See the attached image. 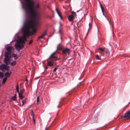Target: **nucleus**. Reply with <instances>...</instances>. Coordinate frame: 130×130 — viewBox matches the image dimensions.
<instances>
[{
  "label": "nucleus",
  "instance_id": "obj_1",
  "mask_svg": "<svg viewBox=\"0 0 130 130\" xmlns=\"http://www.w3.org/2000/svg\"><path fill=\"white\" fill-rule=\"evenodd\" d=\"M30 18L28 20H26L23 24L22 30L23 31V37L26 38L28 36L32 35L35 33L36 30L34 28L35 27H39L40 25V22L38 21H35V20L39 19V17L38 13H34V15L31 13Z\"/></svg>",
  "mask_w": 130,
  "mask_h": 130
},
{
  "label": "nucleus",
  "instance_id": "obj_2",
  "mask_svg": "<svg viewBox=\"0 0 130 130\" xmlns=\"http://www.w3.org/2000/svg\"><path fill=\"white\" fill-rule=\"evenodd\" d=\"M27 2V8L25 7L23 4L22 8L24 10L26 13V16L27 17L28 12L29 13H31L33 15H34V13H36L34 9V2L32 0H25Z\"/></svg>",
  "mask_w": 130,
  "mask_h": 130
},
{
  "label": "nucleus",
  "instance_id": "obj_3",
  "mask_svg": "<svg viewBox=\"0 0 130 130\" xmlns=\"http://www.w3.org/2000/svg\"><path fill=\"white\" fill-rule=\"evenodd\" d=\"M19 40L17 41L15 43L14 46L17 50L19 51L21 50L24 46L23 43H25L26 39L25 37L23 36L20 37H18Z\"/></svg>",
  "mask_w": 130,
  "mask_h": 130
},
{
  "label": "nucleus",
  "instance_id": "obj_4",
  "mask_svg": "<svg viewBox=\"0 0 130 130\" xmlns=\"http://www.w3.org/2000/svg\"><path fill=\"white\" fill-rule=\"evenodd\" d=\"M11 57V54L8 52H6L5 54L4 62L7 65H9L10 63V60Z\"/></svg>",
  "mask_w": 130,
  "mask_h": 130
},
{
  "label": "nucleus",
  "instance_id": "obj_5",
  "mask_svg": "<svg viewBox=\"0 0 130 130\" xmlns=\"http://www.w3.org/2000/svg\"><path fill=\"white\" fill-rule=\"evenodd\" d=\"M70 52V50L68 48L64 49L62 50V54L64 56L69 55Z\"/></svg>",
  "mask_w": 130,
  "mask_h": 130
},
{
  "label": "nucleus",
  "instance_id": "obj_6",
  "mask_svg": "<svg viewBox=\"0 0 130 130\" xmlns=\"http://www.w3.org/2000/svg\"><path fill=\"white\" fill-rule=\"evenodd\" d=\"M57 52L56 51L53 53L49 57V59H51L52 60H54L55 61L59 60L60 59V58H57L54 56Z\"/></svg>",
  "mask_w": 130,
  "mask_h": 130
},
{
  "label": "nucleus",
  "instance_id": "obj_7",
  "mask_svg": "<svg viewBox=\"0 0 130 130\" xmlns=\"http://www.w3.org/2000/svg\"><path fill=\"white\" fill-rule=\"evenodd\" d=\"M0 69L3 72L5 71H8L9 70V67L4 64H2L0 66Z\"/></svg>",
  "mask_w": 130,
  "mask_h": 130
},
{
  "label": "nucleus",
  "instance_id": "obj_8",
  "mask_svg": "<svg viewBox=\"0 0 130 130\" xmlns=\"http://www.w3.org/2000/svg\"><path fill=\"white\" fill-rule=\"evenodd\" d=\"M99 55H97L96 56V59L98 60H101L103 59V55L104 54L103 53H100L99 52Z\"/></svg>",
  "mask_w": 130,
  "mask_h": 130
},
{
  "label": "nucleus",
  "instance_id": "obj_9",
  "mask_svg": "<svg viewBox=\"0 0 130 130\" xmlns=\"http://www.w3.org/2000/svg\"><path fill=\"white\" fill-rule=\"evenodd\" d=\"M6 50L9 52L12 53L14 52V48L12 46H8L6 48Z\"/></svg>",
  "mask_w": 130,
  "mask_h": 130
},
{
  "label": "nucleus",
  "instance_id": "obj_10",
  "mask_svg": "<svg viewBox=\"0 0 130 130\" xmlns=\"http://www.w3.org/2000/svg\"><path fill=\"white\" fill-rule=\"evenodd\" d=\"M122 118H130V111H128L125 113L124 115L123 116Z\"/></svg>",
  "mask_w": 130,
  "mask_h": 130
},
{
  "label": "nucleus",
  "instance_id": "obj_11",
  "mask_svg": "<svg viewBox=\"0 0 130 130\" xmlns=\"http://www.w3.org/2000/svg\"><path fill=\"white\" fill-rule=\"evenodd\" d=\"M50 60V61H47V64L48 66L50 67H52L53 66L54 64L53 62V60H51V59Z\"/></svg>",
  "mask_w": 130,
  "mask_h": 130
},
{
  "label": "nucleus",
  "instance_id": "obj_12",
  "mask_svg": "<svg viewBox=\"0 0 130 130\" xmlns=\"http://www.w3.org/2000/svg\"><path fill=\"white\" fill-rule=\"evenodd\" d=\"M56 10L58 15L60 17V19L61 20H62L63 18H62V15L59 11L58 9L57 8H56Z\"/></svg>",
  "mask_w": 130,
  "mask_h": 130
},
{
  "label": "nucleus",
  "instance_id": "obj_13",
  "mask_svg": "<svg viewBox=\"0 0 130 130\" xmlns=\"http://www.w3.org/2000/svg\"><path fill=\"white\" fill-rule=\"evenodd\" d=\"M74 18V16L73 14L71 15L68 18L69 21H73Z\"/></svg>",
  "mask_w": 130,
  "mask_h": 130
},
{
  "label": "nucleus",
  "instance_id": "obj_14",
  "mask_svg": "<svg viewBox=\"0 0 130 130\" xmlns=\"http://www.w3.org/2000/svg\"><path fill=\"white\" fill-rule=\"evenodd\" d=\"M46 31H45L43 34L41 35V36H40L38 37V40H39L40 39H41L42 38H43L44 37L45 35H46Z\"/></svg>",
  "mask_w": 130,
  "mask_h": 130
},
{
  "label": "nucleus",
  "instance_id": "obj_15",
  "mask_svg": "<svg viewBox=\"0 0 130 130\" xmlns=\"http://www.w3.org/2000/svg\"><path fill=\"white\" fill-rule=\"evenodd\" d=\"M105 52H106V56L108 57L109 56V52L107 48H106L105 50Z\"/></svg>",
  "mask_w": 130,
  "mask_h": 130
},
{
  "label": "nucleus",
  "instance_id": "obj_16",
  "mask_svg": "<svg viewBox=\"0 0 130 130\" xmlns=\"http://www.w3.org/2000/svg\"><path fill=\"white\" fill-rule=\"evenodd\" d=\"M11 73V72H7L5 73V75L6 77H9Z\"/></svg>",
  "mask_w": 130,
  "mask_h": 130
},
{
  "label": "nucleus",
  "instance_id": "obj_17",
  "mask_svg": "<svg viewBox=\"0 0 130 130\" xmlns=\"http://www.w3.org/2000/svg\"><path fill=\"white\" fill-rule=\"evenodd\" d=\"M16 96V94H14V96H13L12 97L11 101L12 100L14 101H16L17 100Z\"/></svg>",
  "mask_w": 130,
  "mask_h": 130
},
{
  "label": "nucleus",
  "instance_id": "obj_18",
  "mask_svg": "<svg viewBox=\"0 0 130 130\" xmlns=\"http://www.w3.org/2000/svg\"><path fill=\"white\" fill-rule=\"evenodd\" d=\"M106 49V48L103 47H100L99 49V50L102 52L101 53H103V52H105Z\"/></svg>",
  "mask_w": 130,
  "mask_h": 130
},
{
  "label": "nucleus",
  "instance_id": "obj_19",
  "mask_svg": "<svg viewBox=\"0 0 130 130\" xmlns=\"http://www.w3.org/2000/svg\"><path fill=\"white\" fill-rule=\"evenodd\" d=\"M100 6H101V8L102 10V12L103 14V15L104 16L105 15L104 13V8L103 7L102 4H101Z\"/></svg>",
  "mask_w": 130,
  "mask_h": 130
},
{
  "label": "nucleus",
  "instance_id": "obj_20",
  "mask_svg": "<svg viewBox=\"0 0 130 130\" xmlns=\"http://www.w3.org/2000/svg\"><path fill=\"white\" fill-rule=\"evenodd\" d=\"M16 64V62L15 61H13L10 63V65L12 66H15Z\"/></svg>",
  "mask_w": 130,
  "mask_h": 130
},
{
  "label": "nucleus",
  "instance_id": "obj_21",
  "mask_svg": "<svg viewBox=\"0 0 130 130\" xmlns=\"http://www.w3.org/2000/svg\"><path fill=\"white\" fill-rule=\"evenodd\" d=\"M4 76V74L3 73L1 72H0V78H2Z\"/></svg>",
  "mask_w": 130,
  "mask_h": 130
},
{
  "label": "nucleus",
  "instance_id": "obj_22",
  "mask_svg": "<svg viewBox=\"0 0 130 130\" xmlns=\"http://www.w3.org/2000/svg\"><path fill=\"white\" fill-rule=\"evenodd\" d=\"M7 79V78L6 77H5L3 78L2 81L3 84H4L5 83Z\"/></svg>",
  "mask_w": 130,
  "mask_h": 130
},
{
  "label": "nucleus",
  "instance_id": "obj_23",
  "mask_svg": "<svg viewBox=\"0 0 130 130\" xmlns=\"http://www.w3.org/2000/svg\"><path fill=\"white\" fill-rule=\"evenodd\" d=\"M27 100V99H26L22 101V104L21 105L22 106H23L24 104L26 103V101Z\"/></svg>",
  "mask_w": 130,
  "mask_h": 130
},
{
  "label": "nucleus",
  "instance_id": "obj_24",
  "mask_svg": "<svg viewBox=\"0 0 130 130\" xmlns=\"http://www.w3.org/2000/svg\"><path fill=\"white\" fill-rule=\"evenodd\" d=\"M18 95L19 97L22 100L24 98V97L23 96V95H20V94H18Z\"/></svg>",
  "mask_w": 130,
  "mask_h": 130
},
{
  "label": "nucleus",
  "instance_id": "obj_25",
  "mask_svg": "<svg viewBox=\"0 0 130 130\" xmlns=\"http://www.w3.org/2000/svg\"><path fill=\"white\" fill-rule=\"evenodd\" d=\"M13 57L14 58L15 60H16L17 59L18 57L17 55L15 54H14L13 55Z\"/></svg>",
  "mask_w": 130,
  "mask_h": 130
},
{
  "label": "nucleus",
  "instance_id": "obj_26",
  "mask_svg": "<svg viewBox=\"0 0 130 130\" xmlns=\"http://www.w3.org/2000/svg\"><path fill=\"white\" fill-rule=\"evenodd\" d=\"M89 29H88V31H89V29L90 28H91V27L92 24H91L90 23H89Z\"/></svg>",
  "mask_w": 130,
  "mask_h": 130
},
{
  "label": "nucleus",
  "instance_id": "obj_27",
  "mask_svg": "<svg viewBox=\"0 0 130 130\" xmlns=\"http://www.w3.org/2000/svg\"><path fill=\"white\" fill-rule=\"evenodd\" d=\"M39 96H38L37 98V104L39 103Z\"/></svg>",
  "mask_w": 130,
  "mask_h": 130
},
{
  "label": "nucleus",
  "instance_id": "obj_28",
  "mask_svg": "<svg viewBox=\"0 0 130 130\" xmlns=\"http://www.w3.org/2000/svg\"><path fill=\"white\" fill-rule=\"evenodd\" d=\"M31 115L32 117H34V114L32 111L31 112Z\"/></svg>",
  "mask_w": 130,
  "mask_h": 130
},
{
  "label": "nucleus",
  "instance_id": "obj_29",
  "mask_svg": "<svg viewBox=\"0 0 130 130\" xmlns=\"http://www.w3.org/2000/svg\"><path fill=\"white\" fill-rule=\"evenodd\" d=\"M23 91H22L21 90H20L19 93H18V94H20V95H23Z\"/></svg>",
  "mask_w": 130,
  "mask_h": 130
},
{
  "label": "nucleus",
  "instance_id": "obj_30",
  "mask_svg": "<svg viewBox=\"0 0 130 130\" xmlns=\"http://www.w3.org/2000/svg\"><path fill=\"white\" fill-rule=\"evenodd\" d=\"M19 86L18 83L17 85V87H16V89H19Z\"/></svg>",
  "mask_w": 130,
  "mask_h": 130
},
{
  "label": "nucleus",
  "instance_id": "obj_31",
  "mask_svg": "<svg viewBox=\"0 0 130 130\" xmlns=\"http://www.w3.org/2000/svg\"><path fill=\"white\" fill-rule=\"evenodd\" d=\"M33 42V40H31L29 42V44H31Z\"/></svg>",
  "mask_w": 130,
  "mask_h": 130
},
{
  "label": "nucleus",
  "instance_id": "obj_32",
  "mask_svg": "<svg viewBox=\"0 0 130 130\" xmlns=\"http://www.w3.org/2000/svg\"><path fill=\"white\" fill-rule=\"evenodd\" d=\"M57 69V67H56L54 70H53V72H56V70Z\"/></svg>",
  "mask_w": 130,
  "mask_h": 130
},
{
  "label": "nucleus",
  "instance_id": "obj_33",
  "mask_svg": "<svg viewBox=\"0 0 130 130\" xmlns=\"http://www.w3.org/2000/svg\"><path fill=\"white\" fill-rule=\"evenodd\" d=\"M60 102H59L57 104V106L58 107H61V106H60Z\"/></svg>",
  "mask_w": 130,
  "mask_h": 130
},
{
  "label": "nucleus",
  "instance_id": "obj_34",
  "mask_svg": "<svg viewBox=\"0 0 130 130\" xmlns=\"http://www.w3.org/2000/svg\"><path fill=\"white\" fill-rule=\"evenodd\" d=\"M36 7L37 8H39L40 7V5L39 4H37L36 6Z\"/></svg>",
  "mask_w": 130,
  "mask_h": 130
},
{
  "label": "nucleus",
  "instance_id": "obj_35",
  "mask_svg": "<svg viewBox=\"0 0 130 130\" xmlns=\"http://www.w3.org/2000/svg\"><path fill=\"white\" fill-rule=\"evenodd\" d=\"M44 69H45V71L47 70L48 69V67L47 66L45 67V66H44Z\"/></svg>",
  "mask_w": 130,
  "mask_h": 130
},
{
  "label": "nucleus",
  "instance_id": "obj_36",
  "mask_svg": "<svg viewBox=\"0 0 130 130\" xmlns=\"http://www.w3.org/2000/svg\"><path fill=\"white\" fill-rule=\"evenodd\" d=\"M58 32L60 33H61V29H60V27H59V30Z\"/></svg>",
  "mask_w": 130,
  "mask_h": 130
},
{
  "label": "nucleus",
  "instance_id": "obj_37",
  "mask_svg": "<svg viewBox=\"0 0 130 130\" xmlns=\"http://www.w3.org/2000/svg\"><path fill=\"white\" fill-rule=\"evenodd\" d=\"M60 43L58 45V46L57 47V50L58 49V47H59V45H60Z\"/></svg>",
  "mask_w": 130,
  "mask_h": 130
},
{
  "label": "nucleus",
  "instance_id": "obj_38",
  "mask_svg": "<svg viewBox=\"0 0 130 130\" xmlns=\"http://www.w3.org/2000/svg\"><path fill=\"white\" fill-rule=\"evenodd\" d=\"M107 19V20L108 21L109 23V20L108 19V18L107 17V16L106 15H105L104 16Z\"/></svg>",
  "mask_w": 130,
  "mask_h": 130
},
{
  "label": "nucleus",
  "instance_id": "obj_39",
  "mask_svg": "<svg viewBox=\"0 0 130 130\" xmlns=\"http://www.w3.org/2000/svg\"><path fill=\"white\" fill-rule=\"evenodd\" d=\"M49 128V127H46L45 128V130H48Z\"/></svg>",
  "mask_w": 130,
  "mask_h": 130
},
{
  "label": "nucleus",
  "instance_id": "obj_40",
  "mask_svg": "<svg viewBox=\"0 0 130 130\" xmlns=\"http://www.w3.org/2000/svg\"><path fill=\"white\" fill-rule=\"evenodd\" d=\"M32 118L33 119V120L34 122L35 123V119L34 118V117H32Z\"/></svg>",
  "mask_w": 130,
  "mask_h": 130
},
{
  "label": "nucleus",
  "instance_id": "obj_41",
  "mask_svg": "<svg viewBox=\"0 0 130 130\" xmlns=\"http://www.w3.org/2000/svg\"><path fill=\"white\" fill-rule=\"evenodd\" d=\"M16 90L17 91V92H18V93H19V89H16Z\"/></svg>",
  "mask_w": 130,
  "mask_h": 130
},
{
  "label": "nucleus",
  "instance_id": "obj_42",
  "mask_svg": "<svg viewBox=\"0 0 130 130\" xmlns=\"http://www.w3.org/2000/svg\"><path fill=\"white\" fill-rule=\"evenodd\" d=\"M112 30H113V24H112Z\"/></svg>",
  "mask_w": 130,
  "mask_h": 130
},
{
  "label": "nucleus",
  "instance_id": "obj_43",
  "mask_svg": "<svg viewBox=\"0 0 130 130\" xmlns=\"http://www.w3.org/2000/svg\"><path fill=\"white\" fill-rule=\"evenodd\" d=\"M15 36L14 37V39H13V40L11 42H10V43H11V42H12V41L14 40L15 39Z\"/></svg>",
  "mask_w": 130,
  "mask_h": 130
},
{
  "label": "nucleus",
  "instance_id": "obj_44",
  "mask_svg": "<svg viewBox=\"0 0 130 130\" xmlns=\"http://www.w3.org/2000/svg\"><path fill=\"white\" fill-rule=\"evenodd\" d=\"M129 103H130V102H129V103H128V104L127 105H126V106H127L128 105V104H129Z\"/></svg>",
  "mask_w": 130,
  "mask_h": 130
},
{
  "label": "nucleus",
  "instance_id": "obj_45",
  "mask_svg": "<svg viewBox=\"0 0 130 130\" xmlns=\"http://www.w3.org/2000/svg\"><path fill=\"white\" fill-rule=\"evenodd\" d=\"M26 80L27 81V82L28 81V80H27V79H26Z\"/></svg>",
  "mask_w": 130,
  "mask_h": 130
},
{
  "label": "nucleus",
  "instance_id": "obj_46",
  "mask_svg": "<svg viewBox=\"0 0 130 130\" xmlns=\"http://www.w3.org/2000/svg\"><path fill=\"white\" fill-rule=\"evenodd\" d=\"M98 32L99 31V29H98Z\"/></svg>",
  "mask_w": 130,
  "mask_h": 130
},
{
  "label": "nucleus",
  "instance_id": "obj_47",
  "mask_svg": "<svg viewBox=\"0 0 130 130\" xmlns=\"http://www.w3.org/2000/svg\"><path fill=\"white\" fill-rule=\"evenodd\" d=\"M61 39H62V38H61Z\"/></svg>",
  "mask_w": 130,
  "mask_h": 130
},
{
  "label": "nucleus",
  "instance_id": "obj_48",
  "mask_svg": "<svg viewBox=\"0 0 130 130\" xmlns=\"http://www.w3.org/2000/svg\"><path fill=\"white\" fill-rule=\"evenodd\" d=\"M3 103H2V104H3Z\"/></svg>",
  "mask_w": 130,
  "mask_h": 130
},
{
  "label": "nucleus",
  "instance_id": "obj_49",
  "mask_svg": "<svg viewBox=\"0 0 130 130\" xmlns=\"http://www.w3.org/2000/svg\"><path fill=\"white\" fill-rule=\"evenodd\" d=\"M1 86V85H0V86Z\"/></svg>",
  "mask_w": 130,
  "mask_h": 130
}]
</instances>
